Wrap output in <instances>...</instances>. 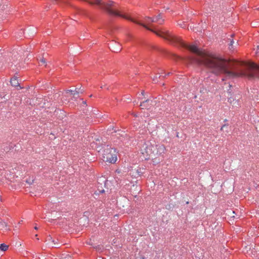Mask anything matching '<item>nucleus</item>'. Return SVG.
Returning <instances> with one entry per match:
<instances>
[{"instance_id": "1", "label": "nucleus", "mask_w": 259, "mask_h": 259, "mask_svg": "<svg viewBox=\"0 0 259 259\" xmlns=\"http://www.w3.org/2000/svg\"><path fill=\"white\" fill-rule=\"evenodd\" d=\"M103 157L105 161L111 163H115L117 160L115 149L109 148L107 146L103 151Z\"/></svg>"}, {"instance_id": "2", "label": "nucleus", "mask_w": 259, "mask_h": 259, "mask_svg": "<svg viewBox=\"0 0 259 259\" xmlns=\"http://www.w3.org/2000/svg\"><path fill=\"white\" fill-rule=\"evenodd\" d=\"M154 148L150 143H144L141 147V153L143 155L145 159H149L150 156L153 153Z\"/></svg>"}, {"instance_id": "3", "label": "nucleus", "mask_w": 259, "mask_h": 259, "mask_svg": "<svg viewBox=\"0 0 259 259\" xmlns=\"http://www.w3.org/2000/svg\"><path fill=\"white\" fill-rule=\"evenodd\" d=\"M156 104V101L147 99L140 103L142 109H150L151 107Z\"/></svg>"}, {"instance_id": "4", "label": "nucleus", "mask_w": 259, "mask_h": 259, "mask_svg": "<svg viewBox=\"0 0 259 259\" xmlns=\"http://www.w3.org/2000/svg\"><path fill=\"white\" fill-rule=\"evenodd\" d=\"M8 227V224L0 218V229L3 230L5 229L7 230V228Z\"/></svg>"}, {"instance_id": "5", "label": "nucleus", "mask_w": 259, "mask_h": 259, "mask_svg": "<svg viewBox=\"0 0 259 259\" xmlns=\"http://www.w3.org/2000/svg\"><path fill=\"white\" fill-rule=\"evenodd\" d=\"M46 242H47V244L50 246L54 247V246L53 245L52 242H55V240L52 238V237L51 236H49L46 239Z\"/></svg>"}, {"instance_id": "6", "label": "nucleus", "mask_w": 259, "mask_h": 259, "mask_svg": "<svg viewBox=\"0 0 259 259\" xmlns=\"http://www.w3.org/2000/svg\"><path fill=\"white\" fill-rule=\"evenodd\" d=\"M11 83L14 87H18L19 85L18 78L17 77H13L11 80Z\"/></svg>"}, {"instance_id": "7", "label": "nucleus", "mask_w": 259, "mask_h": 259, "mask_svg": "<svg viewBox=\"0 0 259 259\" xmlns=\"http://www.w3.org/2000/svg\"><path fill=\"white\" fill-rule=\"evenodd\" d=\"M66 93H71L74 95H77L80 93L79 89L78 88H76L75 91L72 90H68L66 91Z\"/></svg>"}, {"instance_id": "8", "label": "nucleus", "mask_w": 259, "mask_h": 259, "mask_svg": "<svg viewBox=\"0 0 259 259\" xmlns=\"http://www.w3.org/2000/svg\"><path fill=\"white\" fill-rule=\"evenodd\" d=\"M8 247H9L8 245H7L4 243L0 245V250L3 251H6L8 249Z\"/></svg>"}, {"instance_id": "9", "label": "nucleus", "mask_w": 259, "mask_h": 259, "mask_svg": "<svg viewBox=\"0 0 259 259\" xmlns=\"http://www.w3.org/2000/svg\"><path fill=\"white\" fill-rule=\"evenodd\" d=\"M61 259H71V257L69 254H62Z\"/></svg>"}, {"instance_id": "10", "label": "nucleus", "mask_w": 259, "mask_h": 259, "mask_svg": "<svg viewBox=\"0 0 259 259\" xmlns=\"http://www.w3.org/2000/svg\"><path fill=\"white\" fill-rule=\"evenodd\" d=\"M117 45L118 46V47L117 48H114V50H113V51H114L115 52H118L121 50V48L120 47V45L119 44H117Z\"/></svg>"}, {"instance_id": "11", "label": "nucleus", "mask_w": 259, "mask_h": 259, "mask_svg": "<svg viewBox=\"0 0 259 259\" xmlns=\"http://www.w3.org/2000/svg\"><path fill=\"white\" fill-rule=\"evenodd\" d=\"M154 19H155V22H156L160 20L163 19L161 14H159L158 16H157L155 18H154Z\"/></svg>"}, {"instance_id": "12", "label": "nucleus", "mask_w": 259, "mask_h": 259, "mask_svg": "<svg viewBox=\"0 0 259 259\" xmlns=\"http://www.w3.org/2000/svg\"><path fill=\"white\" fill-rule=\"evenodd\" d=\"M51 244H53V245L54 246V247H56V248L59 247V246H58L59 244L58 243V239L57 240V241H56L55 240V242H52Z\"/></svg>"}, {"instance_id": "13", "label": "nucleus", "mask_w": 259, "mask_h": 259, "mask_svg": "<svg viewBox=\"0 0 259 259\" xmlns=\"http://www.w3.org/2000/svg\"><path fill=\"white\" fill-rule=\"evenodd\" d=\"M26 182H27L28 184H29L31 185V184H32L33 183V180H31L30 179H29V180H26Z\"/></svg>"}, {"instance_id": "14", "label": "nucleus", "mask_w": 259, "mask_h": 259, "mask_svg": "<svg viewBox=\"0 0 259 259\" xmlns=\"http://www.w3.org/2000/svg\"><path fill=\"white\" fill-rule=\"evenodd\" d=\"M234 43V41L233 40L231 41L230 46L231 47L230 48V49H232L233 48V45Z\"/></svg>"}, {"instance_id": "15", "label": "nucleus", "mask_w": 259, "mask_h": 259, "mask_svg": "<svg viewBox=\"0 0 259 259\" xmlns=\"http://www.w3.org/2000/svg\"><path fill=\"white\" fill-rule=\"evenodd\" d=\"M163 22H164V19H161V20H160L157 21L156 22H158V24H162Z\"/></svg>"}, {"instance_id": "16", "label": "nucleus", "mask_w": 259, "mask_h": 259, "mask_svg": "<svg viewBox=\"0 0 259 259\" xmlns=\"http://www.w3.org/2000/svg\"><path fill=\"white\" fill-rule=\"evenodd\" d=\"M153 81L154 82H157V76H154L153 78Z\"/></svg>"}, {"instance_id": "17", "label": "nucleus", "mask_w": 259, "mask_h": 259, "mask_svg": "<svg viewBox=\"0 0 259 259\" xmlns=\"http://www.w3.org/2000/svg\"><path fill=\"white\" fill-rule=\"evenodd\" d=\"M23 31H21L19 33V34H18V35L19 36V37H20L21 36V35L23 34Z\"/></svg>"}, {"instance_id": "18", "label": "nucleus", "mask_w": 259, "mask_h": 259, "mask_svg": "<svg viewBox=\"0 0 259 259\" xmlns=\"http://www.w3.org/2000/svg\"><path fill=\"white\" fill-rule=\"evenodd\" d=\"M40 61H41V62L42 63H44V64L46 63V60H45V59H41V60H40Z\"/></svg>"}, {"instance_id": "19", "label": "nucleus", "mask_w": 259, "mask_h": 259, "mask_svg": "<svg viewBox=\"0 0 259 259\" xmlns=\"http://www.w3.org/2000/svg\"><path fill=\"white\" fill-rule=\"evenodd\" d=\"M257 53H259V45H258L257 46Z\"/></svg>"}, {"instance_id": "20", "label": "nucleus", "mask_w": 259, "mask_h": 259, "mask_svg": "<svg viewBox=\"0 0 259 259\" xmlns=\"http://www.w3.org/2000/svg\"><path fill=\"white\" fill-rule=\"evenodd\" d=\"M99 192L101 193H103L105 192V191H104V190H102L100 191Z\"/></svg>"}, {"instance_id": "21", "label": "nucleus", "mask_w": 259, "mask_h": 259, "mask_svg": "<svg viewBox=\"0 0 259 259\" xmlns=\"http://www.w3.org/2000/svg\"><path fill=\"white\" fill-rule=\"evenodd\" d=\"M225 127H226V126H225V125H224V126H223L222 127L221 130H224V129Z\"/></svg>"}, {"instance_id": "22", "label": "nucleus", "mask_w": 259, "mask_h": 259, "mask_svg": "<svg viewBox=\"0 0 259 259\" xmlns=\"http://www.w3.org/2000/svg\"><path fill=\"white\" fill-rule=\"evenodd\" d=\"M228 101L230 102V103L232 102V99L230 98L228 99Z\"/></svg>"}, {"instance_id": "23", "label": "nucleus", "mask_w": 259, "mask_h": 259, "mask_svg": "<svg viewBox=\"0 0 259 259\" xmlns=\"http://www.w3.org/2000/svg\"><path fill=\"white\" fill-rule=\"evenodd\" d=\"M158 73H159V74H163V71H162V70H161V72H159Z\"/></svg>"}, {"instance_id": "24", "label": "nucleus", "mask_w": 259, "mask_h": 259, "mask_svg": "<svg viewBox=\"0 0 259 259\" xmlns=\"http://www.w3.org/2000/svg\"><path fill=\"white\" fill-rule=\"evenodd\" d=\"M141 94H142V95H143H143H144V91H143V92L141 93Z\"/></svg>"}, {"instance_id": "25", "label": "nucleus", "mask_w": 259, "mask_h": 259, "mask_svg": "<svg viewBox=\"0 0 259 259\" xmlns=\"http://www.w3.org/2000/svg\"><path fill=\"white\" fill-rule=\"evenodd\" d=\"M82 103L85 105L86 104V102L85 101H83Z\"/></svg>"}, {"instance_id": "26", "label": "nucleus", "mask_w": 259, "mask_h": 259, "mask_svg": "<svg viewBox=\"0 0 259 259\" xmlns=\"http://www.w3.org/2000/svg\"><path fill=\"white\" fill-rule=\"evenodd\" d=\"M34 229H35V230H37V229H38V228H37V227H34Z\"/></svg>"}, {"instance_id": "27", "label": "nucleus", "mask_w": 259, "mask_h": 259, "mask_svg": "<svg viewBox=\"0 0 259 259\" xmlns=\"http://www.w3.org/2000/svg\"><path fill=\"white\" fill-rule=\"evenodd\" d=\"M161 77H163L164 76H162L161 75H160L159 76V78H160Z\"/></svg>"}, {"instance_id": "28", "label": "nucleus", "mask_w": 259, "mask_h": 259, "mask_svg": "<svg viewBox=\"0 0 259 259\" xmlns=\"http://www.w3.org/2000/svg\"><path fill=\"white\" fill-rule=\"evenodd\" d=\"M170 74V72H168L166 75H169Z\"/></svg>"}, {"instance_id": "29", "label": "nucleus", "mask_w": 259, "mask_h": 259, "mask_svg": "<svg viewBox=\"0 0 259 259\" xmlns=\"http://www.w3.org/2000/svg\"><path fill=\"white\" fill-rule=\"evenodd\" d=\"M255 26H255V24H254V25H253V27H255Z\"/></svg>"}, {"instance_id": "30", "label": "nucleus", "mask_w": 259, "mask_h": 259, "mask_svg": "<svg viewBox=\"0 0 259 259\" xmlns=\"http://www.w3.org/2000/svg\"><path fill=\"white\" fill-rule=\"evenodd\" d=\"M255 26H255V24H254V25H253V27H255Z\"/></svg>"}]
</instances>
